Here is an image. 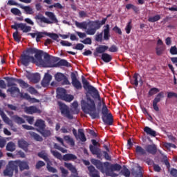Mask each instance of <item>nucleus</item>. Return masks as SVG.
Returning <instances> with one entry per match:
<instances>
[{
    "label": "nucleus",
    "instance_id": "1",
    "mask_svg": "<svg viewBox=\"0 0 177 177\" xmlns=\"http://www.w3.org/2000/svg\"><path fill=\"white\" fill-rule=\"evenodd\" d=\"M91 164L95 165L97 169H99L101 171V172L110 175V176L115 177L118 176L116 174H113L114 171H121V166L118 164H114V165H111L110 162H102V161L97 160V159H91Z\"/></svg>",
    "mask_w": 177,
    "mask_h": 177
},
{
    "label": "nucleus",
    "instance_id": "2",
    "mask_svg": "<svg viewBox=\"0 0 177 177\" xmlns=\"http://www.w3.org/2000/svg\"><path fill=\"white\" fill-rule=\"evenodd\" d=\"M86 100L87 102L83 101L82 103V110H83L84 113H85V114H89L92 120L100 118V115L96 110L95 100H92L88 95H86Z\"/></svg>",
    "mask_w": 177,
    "mask_h": 177
},
{
    "label": "nucleus",
    "instance_id": "3",
    "mask_svg": "<svg viewBox=\"0 0 177 177\" xmlns=\"http://www.w3.org/2000/svg\"><path fill=\"white\" fill-rule=\"evenodd\" d=\"M82 84L83 88L85 91H87L88 95H91L93 99H98V106L102 107V99L100 98V95L99 94V91L96 88L89 84V82L86 80L84 77H82Z\"/></svg>",
    "mask_w": 177,
    "mask_h": 177
},
{
    "label": "nucleus",
    "instance_id": "4",
    "mask_svg": "<svg viewBox=\"0 0 177 177\" xmlns=\"http://www.w3.org/2000/svg\"><path fill=\"white\" fill-rule=\"evenodd\" d=\"M88 27L86 31L87 35H95L96 34V30L100 28V21H90L88 22Z\"/></svg>",
    "mask_w": 177,
    "mask_h": 177
},
{
    "label": "nucleus",
    "instance_id": "5",
    "mask_svg": "<svg viewBox=\"0 0 177 177\" xmlns=\"http://www.w3.org/2000/svg\"><path fill=\"white\" fill-rule=\"evenodd\" d=\"M58 106L59 107L61 114L64 115V117H66L68 120H73L74 118L73 114H71V112H70V108H68L67 105L63 104V102H59Z\"/></svg>",
    "mask_w": 177,
    "mask_h": 177
},
{
    "label": "nucleus",
    "instance_id": "6",
    "mask_svg": "<svg viewBox=\"0 0 177 177\" xmlns=\"http://www.w3.org/2000/svg\"><path fill=\"white\" fill-rule=\"evenodd\" d=\"M15 171V174L18 173L17 167L13 163V161H10L8 165L6 167V169L3 171L4 176H13V171Z\"/></svg>",
    "mask_w": 177,
    "mask_h": 177
},
{
    "label": "nucleus",
    "instance_id": "7",
    "mask_svg": "<svg viewBox=\"0 0 177 177\" xmlns=\"http://www.w3.org/2000/svg\"><path fill=\"white\" fill-rule=\"evenodd\" d=\"M20 60L22 66L28 67V66L30 65V63H31V62H35V58L34 57V56H31L30 55L22 54L20 57Z\"/></svg>",
    "mask_w": 177,
    "mask_h": 177
},
{
    "label": "nucleus",
    "instance_id": "8",
    "mask_svg": "<svg viewBox=\"0 0 177 177\" xmlns=\"http://www.w3.org/2000/svg\"><path fill=\"white\" fill-rule=\"evenodd\" d=\"M77 75H78V73L77 71L72 72L71 73V78L72 80V85L75 88V89L80 90L82 89V84H81V82L78 80V78H77Z\"/></svg>",
    "mask_w": 177,
    "mask_h": 177
},
{
    "label": "nucleus",
    "instance_id": "9",
    "mask_svg": "<svg viewBox=\"0 0 177 177\" xmlns=\"http://www.w3.org/2000/svg\"><path fill=\"white\" fill-rule=\"evenodd\" d=\"M12 30H17L20 28L23 32H30L31 31V26H27L26 24L15 22L14 25L11 26Z\"/></svg>",
    "mask_w": 177,
    "mask_h": 177
},
{
    "label": "nucleus",
    "instance_id": "10",
    "mask_svg": "<svg viewBox=\"0 0 177 177\" xmlns=\"http://www.w3.org/2000/svg\"><path fill=\"white\" fill-rule=\"evenodd\" d=\"M55 80H57V82H62V85H71V83H70V81H68V78L66 77L64 74L62 73H57L55 75Z\"/></svg>",
    "mask_w": 177,
    "mask_h": 177
},
{
    "label": "nucleus",
    "instance_id": "11",
    "mask_svg": "<svg viewBox=\"0 0 177 177\" xmlns=\"http://www.w3.org/2000/svg\"><path fill=\"white\" fill-rule=\"evenodd\" d=\"M14 165L17 167V171H19V167L20 171H25V169H30V166H28V162L21 160L12 161Z\"/></svg>",
    "mask_w": 177,
    "mask_h": 177
},
{
    "label": "nucleus",
    "instance_id": "12",
    "mask_svg": "<svg viewBox=\"0 0 177 177\" xmlns=\"http://www.w3.org/2000/svg\"><path fill=\"white\" fill-rule=\"evenodd\" d=\"M24 111L25 113H26V114H41V113H42V111H41V109L34 106H26L24 108Z\"/></svg>",
    "mask_w": 177,
    "mask_h": 177
},
{
    "label": "nucleus",
    "instance_id": "13",
    "mask_svg": "<svg viewBox=\"0 0 177 177\" xmlns=\"http://www.w3.org/2000/svg\"><path fill=\"white\" fill-rule=\"evenodd\" d=\"M45 15L47 16L48 19H50V20L48 19L49 22H47V24H53L59 23V20H57L56 15L53 12L46 11L45 12Z\"/></svg>",
    "mask_w": 177,
    "mask_h": 177
},
{
    "label": "nucleus",
    "instance_id": "14",
    "mask_svg": "<svg viewBox=\"0 0 177 177\" xmlns=\"http://www.w3.org/2000/svg\"><path fill=\"white\" fill-rule=\"evenodd\" d=\"M102 120L105 125H113L114 119L113 118V114L109 113L108 115H102Z\"/></svg>",
    "mask_w": 177,
    "mask_h": 177
},
{
    "label": "nucleus",
    "instance_id": "15",
    "mask_svg": "<svg viewBox=\"0 0 177 177\" xmlns=\"http://www.w3.org/2000/svg\"><path fill=\"white\" fill-rule=\"evenodd\" d=\"M71 64L66 59H60L56 64H50L48 67H70Z\"/></svg>",
    "mask_w": 177,
    "mask_h": 177
},
{
    "label": "nucleus",
    "instance_id": "16",
    "mask_svg": "<svg viewBox=\"0 0 177 177\" xmlns=\"http://www.w3.org/2000/svg\"><path fill=\"white\" fill-rule=\"evenodd\" d=\"M139 82L141 83V85L143 84V81H142L140 75H139V73H134L133 78L131 80V84L138 86L139 85Z\"/></svg>",
    "mask_w": 177,
    "mask_h": 177
},
{
    "label": "nucleus",
    "instance_id": "17",
    "mask_svg": "<svg viewBox=\"0 0 177 177\" xmlns=\"http://www.w3.org/2000/svg\"><path fill=\"white\" fill-rule=\"evenodd\" d=\"M6 81H7V86L8 88H10L11 86H17V84L15 82H18L19 79L16 77H3Z\"/></svg>",
    "mask_w": 177,
    "mask_h": 177
},
{
    "label": "nucleus",
    "instance_id": "18",
    "mask_svg": "<svg viewBox=\"0 0 177 177\" xmlns=\"http://www.w3.org/2000/svg\"><path fill=\"white\" fill-rule=\"evenodd\" d=\"M145 151L154 156L157 153V145L156 144L148 145L145 147Z\"/></svg>",
    "mask_w": 177,
    "mask_h": 177
},
{
    "label": "nucleus",
    "instance_id": "19",
    "mask_svg": "<svg viewBox=\"0 0 177 177\" xmlns=\"http://www.w3.org/2000/svg\"><path fill=\"white\" fill-rule=\"evenodd\" d=\"M35 127L37 128L36 129V131L39 132V131H41V129H45V128H46V124H45V121H44L42 119H39L36 120Z\"/></svg>",
    "mask_w": 177,
    "mask_h": 177
},
{
    "label": "nucleus",
    "instance_id": "20",
    "mask_svg": "<svg viewBox=\"0 0 177 177\" xmlns=\"http://www.w3.org/2000/svg\"><path fill=\"white\" fill-rule=\"evenodd\" d=\"M35 20H36V23H37V24H39V23H45L46 24L49 23V19L41 13H39L35 17Z\"/></svg>",
    "mask_w": 177,
    "mask_h": 177
},
{
    "label": "nucleus",
    "instance_id": "21",
    "mask_svg": "<svg viewBox=\"0 0 177 177\" xmlns=\"http://www.w3.org/2000/svg\"><path fill=\"white\" fill-rule=\"evenodd\" d=\"M20 96L21 97H22V99H25L28 102H32L33 103H39V100H37L36 98H32L31 96L27 93H21Z\"/></svg>",
    "mask_w": 177,
    "mask_h": 177
},
{
    "label": "nucleus",
    "instance_id": "22",
    "mask_svg": "<svg viewBox=\"0 0 177 177\" xmlns=\"http://www.w3.org/2000/svg\"><path fill=\"white\" fill-rule=\"evenodd\" d=\"M107 49H109V46H103V45H100L98 47H97L95 48V52L94 53V56H98V55H100L102 53H104V52H106V50H107Z\"/></svg>",
    "mask_w": 177,
    "mask_h": 177
},
{
    "label": "nucleus",
    "instance_id": "23",
    "mask_svg": "<svg viewBox=\"0 0 177 177\" xmlns=\"http://www.w3.org/2000/svg\"><path fill=\"white\" fill-rule=\"evenodd\" d=\"M7 92H9L12 97H16V93H20V88L16 86H12L7 89Z\"/></svg>",
    "mask_w": 177,
    "mask_h": 177
},
{
    "label": "nucleus",
    "instance_id": "24",
    "mask_svg": "<svg viewBox=\"0 0 177 177\" xmlns=\"http://www.w3.org/2000/svg\"><path fill=\"white\" fill-rule=\"evenodd\" d=\"M50 81H52V75L49 73H46L41 82V84L43 86H48V85L50 84Z\"/></svg>",
    "mask_w": 177,
    "mask_h": 177
},
{
    "label": "nucleus",
    "instance_id": "25",
    "mask_svg": "<svg viewBox=\"0 0 177 177\" xmlns=\"http://www.w3.org/2000/svg\"><path fill=\"white\" fill-rule=\"evenodd\" d=\"M75 24L77 28H80L81 30H88V26H89V22L82 21L78 22L75 21Z\"/></svg>",
    "mask_w": 177,
    "mask_h": 177
},
{
    "label": "nucleus",
    "instance_id": "26",
    "mask_svg": "<svg viewBox=\"0 0 177 177\" xmlns=\"http://www.w3.org/2000/svg\"><path fill=\"white\" fill-rule=\"evenodd\" d=\"M77 156L73 153H66L63 156V161H75L77 160Z\"/></svg>",
    "mask_w": 177,
    "mask_h": 177
},
{
    "label": "nucleus",
    "instance_id": "27",
    "mask_svg": "<svg viewBox=\"0 0 177 177\" xmlns=\"http://www.w3.org/2000/svg\"><path fill=\"white\" fill-rule=\"evenodd\" d=\"M67 93V91L63 88H58L57 89V99L63 100L64 96Z\"/></svg>",
    "mask_w": 177,
    "mask_h": 177
},
{
    "label": "nucleus",
    "instance_id": "28",
    "mask_svg": "<svg viewBox=\"0 0 177 177\" xmlns=\"http://www.w3.org/2000/svg\"><path fill=\"white\" fill-rule=\"evenodd\" d=\"M104 39L105 41H109V39H110V25L109 24H106L104 29Z\"/></svg>",
    "mask_w": 177,
    "mask_h": 177
},
{
    "label": "nucleus",
    "instance_id": "29",
    "mask_svg": "<svg viewBox=\"0 0 177 177\" xmlns=\"http://www.w3.org/2000/svg\"><path fill=\"white\" fill-rule=\"evenodd\" d=\"M29 135H30V137L32 138L36 142H42L44 140V138L39 134L34 132V131H30Z\"/></svg>",
    "mask_w": 177,
    "mask_h": 177
},
{
    "label": "nucleus",
    "instance_id": "30",
    "mask_svg": "<svg viewBox=\"0 0 177 177\" xmlns=\"http://www.w3.org/2000/svg\"><path fill=\"white\" fill-rule=\"evenodd\" d=\"M18 145L19 147L21 149H23V150H25V151H27L28 150V142L27 141L21 140L18 141Z\"/></svg>",
    "mask_w": 177,
    "mask_h": 177
},
{
    "label": "nucleus",
    "instance_id": "31",
    "mask_svg": "<svg viewBox=\"0 0 177 177\" xmlns=\"http://www.w3.org/2000/svg\"><path fill=\"white\" fill-rule=\"evenodd\" d=\"M144 132H146L147 135H149V136H153V138H156V136H157L156 131L153 130L149 127H145L144 128Z\"/></svg>",
    "mask_w": 177,
    "mask_h": 177
},
{
    "label": "nucleus",
    "instance_id": "32",
    "mask_svg": "<svg viewBox=\"0 0 177 177\" xmlns=\"http://www.w3.org/2000/svg\"><path fill=\"white\" fill-rule=\"evenodd\" d=\"M38 157L39 158H42V160H44L46 162H50V160H49V158L48 157V154L44 151H41V152H39L37 153Z\"/></svg>",
    "mask_w": 177,
    "mask_h": 177
},
{
    "label": "nucleus",
    "instance_id": "33",
    "mask_svg": "<svg viewBox=\"0 0 177 177\" xmlns=\"http://www.w3.org/2000/svg\"><path fill=\"white\" fill-rule=\"evenodd\" d=\"M0 115H1L3 121H4V122H6V124H8V125H10V122H12L10 121V119H9L8 118V116L6 115L5 112H3V111L2 109H1V108H0Z\"/></svg>",
    "mask_w": 177,
    "mask_h": 177
},
{
    "label": "nucleus",
    "instance_id": "34",
    "mask_svg": "<svg viewBox=\"0 0 177 177\" xmlns=\"http://www.w3.org/2000/svg\"><path fill=\"white\" fill-rule=\"evenodd\" d=\"M102 60L104 62V63H110L111 60H113V57L109 55L108 53H103L101 57Z\"/></svg>",
    "mask_w": 177,
    "mask_h": 177
},
{
    "label": "nucleus",
    "instance_id": "35",
    "mask_svg": "<svg viewBox=\"0 0 177 177\" xmlns=\"http://www.w3.org/2000/svg\"><path fill=\"white\" fill-rule=\"evenodd\" d=\"M164 97V93L162 91L158 93L156 97L154 98L153 101V104H157L161 102V99Z\"/></svg>",
    "mask_w": 177,
    "mask_h": 177
},
{
    "label": "nucleus",
    "instance_id": "36",
    "mask_svg": "<svg viewBox=\"0 0 177 177\" xmlns=\"http://www.w3.org/2000/svg\"><path fill=\"white\" fill-rule=\"evenodd\" d=\"M38 132L41 135V136H43V138H49V136H50V135L52 134L50 133V130H48L46 129L39 130Z\"/></svg>",
    "mask_w": 177,
    "mask_h": 177
},
{
    "label": "nucleus",
    "instance_id": "37",
    "mask_svg": "<svg viewBox=\"0 0 177 177\" xmlns=\"http://www.w3.org/2000/svg\"><path fill=\"white\" fill-rule=\"evenodd\" d=\"M19 8L21 9H24V10H25L26 15H33L34 14V11L32 10V8H31V7L26 6H24L23 5H19Z\"/></svg>",
    "mask_w": 177,
    "mask_h": 177
},
{
    "label": "nucleus",
    "instance_id": "38",
    "mask_svg": "<svg viewBox=\"0 0 177 177\" xmlns=\"http://www.w3.org/2000/svg\"><path fill=\"white\" fill-rule=\"evenodd\" d=\"M133 176L134 177H143V172H142V167L139 166L137 170L132 171Z\"/></svg>",
    "mask_w": 177,
    "mask_h": 177
},
{
    "label": "nucleus",
    "instance_id": "39",
    "mask_svg": "<svg viewBox=\"0 0 177 177\" xmlns=\"http://www.w3.org/2000/svg\"><path fill=\"white\" fill-rule=\"evenodd\" d=\"M136 153L138 154V156H145L146 155V149L139 145H137L136 147Z\"/></svg>",
    "mask_w": 177,
    "mask_h": 177
},
{
    "label": "nucleus",
    "instance_id": "40",
    "mask_svg": "<svg viewBox=\"0 0 177 177\" xmlns=\"http://www.w3.org/2000/svg\"><path fill=\"white\" fill-rule=\"evenodd\" d=\"M51 154L55 157V158H57V160H59V161H63V156H62V153H60L57 151H50Z\"/></svg>",
    "mask_w": 177,
    "mask_h": 177
},
{
    "label": "nucleus",
    "instance_id": "41",
    "mask_svg": "<svg viewBox=\"0 0 177 177\" xmlns=\"http://www.w3.org/2000/svg\"><path fill=\"white\" fill-rule=\"evenodd\" d=\"M12 119L15 121V122H16L17 124H24L26 122V120H24V119H23V118H21L20 116H19L17 115H15L12 117Z\"/></svg>",
    "mask_w": 177,
    "mask_h": 177
},
{
    "label": "nucleus",
    "instance_id": "42",
    "mask_svg": "<svg viewBox=\"0 0 177 177\" xmlns=\"http://www.w3.org/2000/svg\"><path fill=\"white\" fill-rule=\"evenodd\" d=\"M40 80L41 75H39V73H35L31 76V81H32L34 84H38Z\"/></svg>",
    "mask_w": 177,
    "mask_h": 177
},
{
    "label": "nucleus",
    "instance_id": "43",
    "mask_svg": "<svg viewBox=\"0 0 177 177\" xmlns=\"http://www.w3.org/2000/svg\"><path fill=\"white\" fill-rule=\"evenodd\" d=\"M64 139L66 143H68V145H71L72 147L75 146V142L71 137H70V136H65Z\"/></svg>",
    "mask_w": 177,
    "mask_h": 177
},
{
    "label": "nucleus",
    "instance_id": "44",
    "mask_svg": "<svg viewBox=\"0 0 177 177\" xmlns=\"http://www.w3.org/2000/svg\"><path fill=\"white\" fill-rule=\"evenodd\" d=\"M6 150L8 151H15L16 150V145L12 142H9L6 146Z\"/></svg>",
    "mask_w": 177,
    "mask_h": 177
},
{
    "label": "nucleus",
    "instance_id": "45",
    "mask_svg": "<svg viewBox=\"0 0 177 177\" xmlns=\"http://www.w3.org/2000/svg\"><path fill=\"white\" fill-rule=\"evenodd\" d=\"M44 55V58L45 59V60H47V62H49L50 59H53V62H59V57H50V55L48 54V53H45Z\"/></svg>",
    "mask_w": 177,
    "mask_h": 177
},
{
    "label": "nucleus",
    "instance_id": "46",
    "mask_svg": "<svg viewBox=\"0 0 177 177\" xmlns=\"http://www.w3.org/2000/svg\"><path fill=\"white\" fill-rule=\"evenodd\" d=\"M42 56H44V51L41 50H37L36 54L35 55V59H37L38 62H41Z\"/></svg>",
    "mask_w": 177,
    "mask_h": 177
},
{
    "label": "nucleus",
    "instance_id": "47",
    "mask_svg": "<svg viewBox=\"0 0 177 177\" xmlns=\"http://www.w3.org/2000/svg\"><path fill=\"white\" fill-rule=\"evenodd\" d=\"M156 50L157 56H161L165 50V47L164 46H157Z\"/></svg>",
    "mask_w": 177,
    "mask_h": 177
},
{
    "label": "nucleus",
    "instance_id": "48",
    "mask_svg": "<svg viewBox=\"0 0 177 177\" xmlns=\"http://www.w3.org/2000/svg\"><path fill=\"white\" fill-rule=\"evenodd\" d=\"M160 19L161 16L157 15L153 17H149L148 18V21H149V23H156V21H158Z\"/></svg>",
    "mask_w": 177,
    "mask_h": 177
},
{
    "label": "nucleus",
    "instance_id": "49",
    "mask_svg": "<svg viewBox=\"0 0 177 177\" xmlns=\"http://www.w3.org/2000/svg\"><path fill=\"white\" fill-rule=\"evenodd\" d=\"M90 151L91 152L93 156L100 151V149L97 147L93 146L92 145H89Z\"/></svg>",
    "mask_w": 177,
    "mask_h": 177
},
{
    "label": "nucleus",
    "instance_id": "50",
    "mask_svg": "<svg viewBox=\"0 0 177 177\" xmlns=\"http://www.w3.org/2000/svg\"><path fill=\"white\" fill-rule=\"evenodd\" d=\"M88 170L89 171L90 176H93L95 174H97V172H99V171L96 170L95 167L92 165L88 167Z\"/></svg>",
    "mask_w": 177,
    "mask_h": 177
},
{
    "label": "nucleus",
    "instance_id": "51",
    "mask_svg": "<svg viewBox=\"0 0 177 177\" xmlns=\"http://www.w3.org/2000/svg\"><path fill=\"white\" fill-rule=\"evenodd\" d=\"M79 138L80 139L81 142H86V137L85 136V133L82 131V129H79Z\"/></svg>",
    "mask_w": 177,
    "mask_h": 177
},
{
    "label": "nucleus",
    "instance_id": "52",
    "mask_svg": "<svg viewBox=\"0 0 177 177\" xmlns=\"http://www.w3.org/2000/svg\"><path fill=\"white\" fill-rule=\"evenodd\" d=\"M46 168H47V170L48 171V172H51V174H56V173H57V169L56 168L50 166L49 162H47Z\"/></svg>",
    "mask_w": 177,
    "mask_h": 177
},
{
    "label": "nucleus",
    "instance_id": "53",
    "mask_svg": "<svg viewBox=\"0 0 177 177\" xmlns=\"http://www.w3.org/2000/svg\"><path fill=\"white\" fill-rule=\"evenodd\" d=\"M18 83H19V86H21V88H27L30 86V85L27 82H25L24 80H23L21 79H18Z\"/></svg>",
    "mask_w": 177,
    "mask_h": 177
},
{
    "label": "nucleus",
    "instance_id": "54",
    "mask_svg": "<svg viewBox=\"0 0 177 177\" xmlns=\"http://www.w3.org/2000/svg\"><path fill=\"white\" fill-rule=\"evenodd\" d=\"M62 100H65V102H71L74 100V96L72 95H68L66 93L64 96V97L62 98Z\"/></svg>",
    "mask_w": 177,
    "mask_h": 177
},
{
    "label": "nucleus",
    "instance_id": "55",
    "mask_svg": "<svg viewBox=\"0 0 177 177\" xmlns=\"http://www.w3.org/2000/svg\"><path fill=\"white\" fill-rule=\"evenodd\" d=\"M10 12L12 15H15V16H21V11H20L19 8H13L11 9Z\"/></svg>",
    "mask_w": 177,
    "mask_h": 177
},
{
    "label": "nucleus",
    "instance_id": "56",
    "mask_svg": "<svg viewBox=\"0 0 177 177\" xmlns=\"http://www.w3.org/2000/svg\"><path fill=\"white\" fill-rule=\"evenodd\" d=\"M158 92H160V89H158V88L153 87L149 90L148 95L149 96H153V95H156V93H158Z\"/></svg>",
    "mask_w": 177,
    "mask_h": 177
},
{
    "label": "nucleus",
    "instance_id": "57",
    "mask_svg": "<svg viewBox=\"0 0 177 177\" xmlns=\"http://www.w3.org/2000/svg\"><path fill=\"white\" fill-rule=\"evenodd\" d=\"M131 30H132V21H129L125 27L127 34H131Z\"/></svg>",
    "mask_w": 177,
    "mask_h": 177
},
{
    "label": "nucleus",
    "instance_id": "58",
    "mask_svg": "<svg viewBox=\"0 0 177 177\" xmlns=\"http://www.w3.org/2000/svg\"><path fill=\"white\" fill-rule=\"evenodd\" d=\"M12 37L17 42H20L21 39V37L19 36V30H16V31L13 33Z\"/></svg>",
    "mask_w": 177,
    "mask_h": 177
},
{
    "label": "nucleus",
    "instance_id": "59",
    "mask_svg": "<svg viewBox=\"0 0 177 177\" xmlns=\"http://www.w3.org/2000/svg\"><path fill=\"white\" fill-rule=\"evenodd\" d=\"M102 115H107L109 114V109L104 102H103V106L102 108Z\"/></svg>",
    "mask_w": 177,
    "mask_h": 177
},
{
    "label": "nucleus",
    "instance_id": "60",
    "mask_svg": "<svg viewBox=\"0 0 177 177\" xmlns=\"http://www.w3.org/2000/svg\"><path fill=\"white\" fill-rule=\"evenodd\" d=\"M46 35L50 37L54 41H57L59 39V35L56 33H46Z\"/></svg>",
    "mask_w": 177,
    "mask_h": 177
},
{
    "label": "nucleus",
    "instance_id": "61",
    "mask_svg": "<svg viewBox=\"0 0 177 177\" xmlns=\"http://www.w3.org/2000/svg\"><path fill=\"white\" fill-rule=\"evenodd\" d=\"M164 146L166 149H167V150H169V149H171V147H172L173 149H176V145H175V144H172L171 142H165Z\"/></svg>",
    "mask_w": 177,
    "mask_h": 177
},
{
    "label": "nucleus",
    "instance_id": "62",
    "mask_svg": "<svg viewBox=\"0 0 177 177\" xmlns=\"http://www.w3.org/2000/svg\"><path fill=\"white\" fill-rule=\"evenodd\" d=\"M95 39L97 42H102V41H103V32H101L100 34H97L95 35Z\"/></svg>",
    "mask_w": 177,
    "mask_h": 177
},
{
    "label": "nucleus",
    "instance_id": "63",
    "mask_svg": "<svg viewBox=\"0 0 177 177\" xmlns=\"http://www.w3.org/2000/svg\"><path fill=\"white\" fill-rule=\"evenodd\" d=\"M37 51H38V49L34 48H28L26 50V52L27 53H28V55H34L35 53L36 54Z\"/></svg>",
    "mask_w": 177,
    "mask_h": 177
},
{
    "label": "nucleus",
    "instance_id": "64",
    "mask_svg": "<svg viewBox=\"0 0 177 177\" xmlns=\"http://www.w3.org/2000/svg\"><path fill=\"white\" fill-rule=\"evenodd\" d=\"M121 172L122 175H124V176L125 177L131 176V171L127 168L124 169L123 170L121 171Z\"/></svg>",
    "mask_w": 177,
    "mask_h": 177
}]
</instances>
